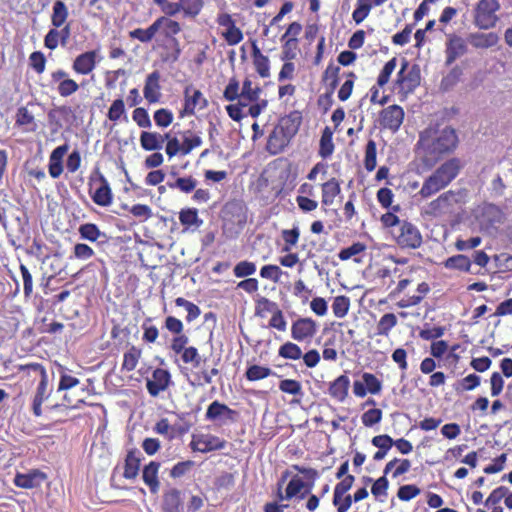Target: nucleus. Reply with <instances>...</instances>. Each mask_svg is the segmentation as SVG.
Instances as JSON below:
<instances>
[{
  "instance_id": "nucleus-1",
  "label": "nucleus",
  "mask_w": 512,
  "mask_h": 512,
  "mask_svg": "<svg viewBox=\"0 0 512 512\" xmlns=\"http://www.w3.org/2000/svg\"><path fill=\"white\" fill-rule=\"evenodd\" d=\"M459 143L456 130L451 126L429 125L419 134L416 147L423 162L433 166L445 155L453 153Z\"/></svg>"
},
{
  "instance_id": "nucleus-2",
  "label": "nucleus",
  "mask_w": 512,
  "mask_h": 512,
  "mask_svg": "<svg viewBox=\"0 0 512 512\" xmlns=\"http://www.w3.org/2000/svg\"><path fill=\"white\" fill-rule=\"evenodd\" d=\"M461 161L451 158L442 163L423 183L419 194L428 198L448 186L459 174Z\"/></svg>"
},
{
  "instance_id": "nucleus-3",
  "label": "nucleus",
  "mask_w": 512,
  "mask_h": 512,
  "mask_svg": "<svg viewBox=\"0 0 512 512\" xmlns=\"http://www.w3.org/2000/svg\"><path fill=\"white\" fill-rule=\"evenodd\" d=\"M376 275L381 286L389 290L388 297L390 299L398 298L413 282L411 270L404 271L396 266L393 268L382 267L378 269Z\"/></svg>"
},
{
  "instance_id": "nucleus-4",
  "label": "nucleus",
  "mask_w": 512,
  "mask_h": 512,
  "mask_svg": "<svg viewBox=\"0 0 512 512\" xmlns=\"http://www.w3.org/2000/svg\"><path fill=\"white\" fill-rule=\"evenodd\" d=\"M420 83L421 70L419 65L411 64L408 60L403 59L395 80V87L398 89V94L407 97L420 86Z\"/></svg>"
},
{
  "instance_id": "nucleus-5",
  "label": "nucleus",
  "mask_w": 512,
  "mask_h": 512,
  "mask_svg": "<svg viewBox=\"0 0 512 512\" xmlns=\"http://www.w3.org/2000/svg\"><path fill=\"white\" fill-rule=\"evenodd\" d=\"M392 239L403 250H415L421 247L423 237L419 228L408 220H402L399 228L390 231Z\"/></svg>"
},
{
  "instance_id": "nucleus-6",
  "label": "nucleus",
  "mask_w": 512,
  "mask_h": 512,
  "mask_svg": "<svg viewBox=\"0 0 512 512\" xmlns=\"http://www.w3.org/2000/svg\"><path fill=\"white\" fill-rule=\"evenodd\" d=\"M89 195L93 202L101 207H108L113 202L111 186L99 169L89 177Z\"/></svg>"
},
{
  "instance_id": "nucleus-7",
  "label": "nucleus",
  "mask_w": 512,
  "mask_h": 512,
  "mask_svg": "<svg viewBox=\"0 0 512 512\" xmlns=\"http://www.w3.org/2000/svg\"><path fill=\"white\" fill-rule=\"evenodd\" d=\"M189 338L184 331L181 334L173 336L170 342L171 351L181 356V360L184 364H191L194 368H198L201 362V356L199 351L194 346H187Z\"/></svg>"
},
{
  "instance_id": "nucleus-8",
  "label": "nucleus",
  "mask_w": 512,
  "mask_h": 512,
  "mask_svg": "<svg viewBox=\"0 0 512 512\" xmlns=\"http://www.w3.org/2000/svg\"><path fill=\"white\" fill-rule=\"evenodd\" d=\"M317 332L318 324L310 317H299L291 324V338L298 343H310Z\"/></svg>"
},
{
  "instance_id": "nucleus-9",
  "label": "nucleus",
  "mask_w": 512,
  "mask_h": 512,
  "mask_svg": "<svg viewBox=\"0 0 512 512\" xmlns=\"http://www.w3.org/2000/svg\"><path fill=\"white\" fill-rule=\"evenodd\" d=\"M227 446V441L212 434H193L190 448L193 452L208 453L222 450Z\"/></svg>"
},
{
  "instance_id": "nucleus-10",
  "label": "nucleus",
  "mask_w": 512,
  "mask_h": 512,
  "mask_svg": "<svg viewBox=\"0 0 512 512\" xmlns=\"http://www.w3.org/2000/svg\"><path fill=\"white\" fill-rule=\"evenodd\" d=\"M476 219L482 229L490 230L503 223L505 215L495 204L485 203L479 207Z\"/></svg>"
},
{
  "instance_id": "nucleus-11",
  "label": "nucleus",
  "mask_w": 512,
  "mask_h": 512,
  "mask_svg": "<svg viewBox=\"0 0 512 512\" xmlns=\"http://www.w3.org/2000/svg\"><path fill=\"white\" fill-rule=\"evenodd\" d=\"M208 106L207 99L203 96L202 92L192 85H189L184 90V106L180 110V116L194 115L195 110H202Z\"/></svg>"
},
{
  "instance_id": "nucleus-12",
  "label": "nucleus",
  "mask_w": 512,
  "mask_h": 512,
  "mask_svg": "<svg viewBox=\"0 0 512 512\" xmlns=\"http://www.w3.org/2000/svg\"><path fill=\"white\" fill-rule=\"evenodd\" d=\"M404 110L399 105H390L379 113V123L383 129H388L393 133L397 132L404 120Z\"/></svg>"
},
{
  "instance_id": "nucleus-13",
  "label": "nucleus",
  "mask_w": 512,
  "mask_h": 512,
  "mask_svg": "<svg viewBox=\"0 0 512 512\" xmlns=\"http://www.w3.org/2000/svg\"><path fill=\"white\" fill-rule=\"evenodd\" d=\"M154 49L164 62H174L180 55L179 43L172 34H160Z\"/></svg>"
},
{
  "instance_id": "nucleus-14",
  "label": "nucleus",
  "mask_w": 512,
  "mask_h": 512,
  "mask_svg": "<svg viewBox=\"0 0 512 512\" xmlns=\"http://www.w3.org/2000/svg\"><path fill=\"white\" fill-rule=\"evenodd\" d=\"M363 381H354L353 393L356 397L363 398L368 393L378 395L382 390V382L374 374L364 372L362 374Z\"/></svg>"
},
{
  "instance_id": "nucleus-15",
  "label": "nucleus",
  "mask_w": 512,
  "mask_h": 512,
  "mask_svg": "<svg viewBox=\"0 0 512 512\" xmlns=\"http://www.w3.org/2000/svg\"><path fill=\"white\" fill-rule=\"evenodd\" d=\"M171 384V374L163 368L153 370L151 378L147 379L146 388L150 396L157 397L161 392L168 389Z\"/></svg>"
},
{
  "instance_id": "nucleus-16",
  "label": "nucleus",
  "mask_w": 512,
  "mask_h": 512,
  "mask_svg": "<svg viewBox=\"0 0 512 512\" xmlns=\"http://www.w3.org/2000/svg\"><path fill=\"white\" fill-rule=\"evenodd\" d=\"M38 372H41V380L39 381L33 400H32V411L36 417H40L42 415V404L45 400H47L51 393L52 388L48 385V374L44 372L42 369L36 367Z\"/></svg>"
},
{
  "instance_id": "nucleus-17",
  "label": "nucleus",
  "mask_w": 512,
  "mask_h": 512,
  "mask_svg": "<svg viewBox=\"0 0 512 512\" xmlns=\"http://www.w3.org/2000/svg\"><path fill=\"white\" fill-rule=\"evenodd\" d=\"M238 417V412L236 410L231 409L224 403L219 402L218 400L213 401L207 408L205 418L209 421H229L235 422Z\"/></svg>"
},
{
  "instance_id": "nucleus-18",
  "label": "nucleus",
  "mask_w": 512,
  "mask_h": 512,
  "mask_svg": "<svg viewBox=\"0 0 512 512\" xmlns=\"http://www.w3.org/2000/svg\"><path fill=\"white\" fill-rule=\"evenodd\" d=\"M154 35L155 34H128L126 37H123V39L114 36L110 44L109 57L111 59H117L124 55L125 50L129 48L128 44L125 42L126 39L132 40L136 38L145 43L151 41Z\"/></svg>"
},
{
  "instance_id": "nucleus-19",
  "label": "nucleus",
  "mask_w": 512,
  "mask_h": 512,
  "mask_svg": "<svg viewBox=\"0 0 512 512\" xmlns=\"http://www.w3.org/2000/svg\"><path fill=\"white\" fill-rule=\"evenodd\" d=\"M312 486L313 483L307 485L301 478L294 476L287 484L285 495L282 494L281 487L279 486L277 496L279 500H290L298 495L300 499H303L310 492Z\"/></svg>"
},
{
  "instance_id": "nucleus-20",
  "label": "nucleus",
  "mask_w": 512,
  "mask_h": 512,
  "mask_svg": "<svg viewBox=\"0 0 512 512\" xmlns=\"http://www.w3.org/2000/svg\"><path fill=\"white\" fill-rule=\"evenodd\" d=\"M160 72L155 70L150 73L146 79L143 89L144 98L148 103L153 104L160 101L161 98V85H160Z\"/></svg>"
},
{
  "instance_id": "nucleus-21",
  "label": "nucleus",
  "mask_w": 512,
  "mask_h": 512,
  "mask_svg": "<svg viewBox=\"0 0 512 512\" xmlns=\"http://www.w3.org/2000/svg\"><path fill=\"white\" fill-rule=\"evenodd\" d=\"M51 80L58 82L57 91L62 97H69L79 89L77 82L68 78V74L62 69L52 72Z\"/></svg>"
},
{
  "instance_id": "nucleus-22",
  "label": "nucleus",
  "mask_w": 512,
  "mask_h": 512,
  "mask_svg": "<svg viewBox=\"0 0 512 512\" xmlns=\"http://www.w3.org/2000/svg\"><path fill=\"white\" fill-rule=\"evenodd\" d=\"M301 123L302 115L295 110L281 117L276 126L292 139L298 133Z\"/></svg>"
},
{
  "instance_id": "nucleus-23",
  "label": "nucleus",
  "mask_w": 512,
  "mask_h": 512,
  "mask_svg": "<svg viewBox=\"0 0 512 512\" xmlns=\"http://www.w3.org/2000/svg\"><path fill=\"white\" fill-rule=\"evenodd\" d=\"M291 140L278 126H275L268 137L266 149L272 155L279 154L288 146Z\"/></svg>"
},
{
  "instance_id": "nucleus-24",
  "label": "nucleus",
  "mask_w": 512,
  "mask_h": 512,
  "mask_svg": "<svg viewBox=\"0 0 512 512\" xmlns=\"http://www.w3.org/2000/svg\"><path fill=\"white\" fill-rule=\"evenodd\" d=\"M349 388L350 379L347 375L342 374L330 383L328 387V394L334 400L344 402L348 396Z\"/></svg>"
},
{
  "instance_id": "nucleus-25",
  "label": "nucleus",
  "mask_w": 512,
  "mask_h": 512,
  "mask_svg": "<svg viewBox=\"0 0 512 512\" xmlns=\"http://www.w3.org/2000/svg\"><path fill=\"white\" fill-rule=\"evenodd\" d=\"M141 460V452L138 449L133 448L127 452L123 471V477L125 479L132 480L138 476Z\"/></svg>"
},
{
  "instance_id": "nucleus-26",
  "label": "nucleus",
  "mask_w": 512,
  "mask_h": 512,
  "mask_svg": "<svg viewBox=\"0 0 512 512\" xmlns=\"http://www.w3.org/2000/svg\"><path fill=\"white\" fill-rule=\"evenodd\" d=\"M68 151V145L56 147L49 156L48 171L52 178H59L63 172V157Z\"/></svg>"
},
{
  "instance_id": "nucleus-27",
  "label": "nucleus",
  "mask_w": 512,
  "mask_h": 512,
  "mask_svg": "<svg viewBox=\"0 0 512 512\" xmlns=\"http://www.w3.org/2000/svg\"><path fill=\"white\" fill-rule=\"evenodd\" d=\"M15 126L21 128L26 133L35 132L38 128L34 114L26 106H21L17 109Z\"/></svg>"
},
{
  "instance_id": "nucleus-28",
  "label": "nucleus",
  "mask_w": 512,
  "mask_h": 512,
  "mask_svg": "<svg viewBox=\"0 0 512 512\" xmlns=\"http://www.w3.org/2000/svg\"><path fill=\"white\" fill-rule=\"evenodd\" d=\"M160 463L151 461L144 466L142 471V479L144 483L149 487L152 494H156L160 488V481L158 477Z\"/></svg>"
},
{
  "instance_id": "nucleus-29",
  "label": "nucleus",
  "mask_w": 512,
  "mask_h": 512,
  "mask_svg": "<svg viewBox=\"0 0 512 512\" xmlns=\"http://www.w3.org/2000/svg\"><path fill=\"white\" fill-rule=\"evenodd\" d=\"M251 46H252L253 64H254L256 72L262 78L269 77L270 76L269 59H268V57L264 56L261 53V49L258 46V40L257 39L251 40Z\"/></svg>"
},
{
  "instance_id": "nucleus-30",
  "label": "nucleus",
  "mask_w": 512,
  "mask_h": 512,
  "mask_svg": "<svg viewBox=\"0 0 512 512\" xmlns=\"http://www.w3.org/2000/svg\"><path fill=\"white\" fill-rule=\"evenodd\" d=\"M96 65V51H88L78 55L72 65L73 70L81 75L92 72Z\"/></svg>"
},
{
  "instance_id": "nucleus-31",
  "label": "nucleus",
  "mask_w": 512,
  "mask_h": 512,
  "mask_svg": "<svg viewBox=\"0 0 512 512\" xmlns=\"http://www.w3.org/2000/svg\"><path fill=\"white\" fill-rule=\"evenodd\" d=\"M46 475L39 471L33 470L29 473H17L14 478V484L19 488L32 489L40 485Z\"/></svg>"
},
{
  "instance_id": "nucleus-32",
  "label": "nucleus",
  "mask_w": 512,
  "mask_h": 512,
  "mask_svg": "<svg viewBox=\"0 0 512 512\" xmlns=\"http://www.w3.org/2000/svg\"><path fill=\"white\" fill-rule=\"evenodd\" d=\"M183 507L181 491L177 488H171L164 492L162 496L163 512H181Z\"/></svg>"
},
{
  "instance_id": "nucleus-33",
  "label": "nucleus",
  "mask_w": 512,
  "mask_h": 512,
  "mask_svg": "<svg viewBox=\"0 0 512 512\" xmlns=\"http://www.w3.org/2000/svg\"><path fill=\"white\" fill-rule=\"evenodd\" d=\"M341 193L340 181L335 177L321 184V203L323 206H331L335 198Z\"/></svg>"
},
{
  "instance_id": "nucleus-34",
  "label": "nucleus",
  "mask_w": 512,
  "mask_h": 512,
  "mask_svg": "<svg viewBox=\"0 0 512 512\" xmlns=\"http://www.w3.org/2000/svg\"><path fill=\"white\" fill-rule=\"evenodd\" d=\"M165 138H168L165 134L142 131L140 134V145L145 151H157L163 147Z\"/></svg>"
},
{
  "instance_id": "nucleus-35",
  "label": "nucleus",
  "mask_w": 512,
  "mask_h": 512,
  "mask_svg": "<svg viewBox=\"0 0 512 512\" xmlns=\"http://www.w3.org/2000/svg\"><path fill=\"white\" fill-rule=\"evenodd\" d=\"M430 292V286L427 282H421L417 285L416 293L413 295H406L398 301L399 308H409L419 305L422 300Z\"/></svg>"
},
{
  "instance_id": "nucleus-36",
  "label": "nucleus",
  "mask_w": 512,
  "mask_h": 512,
  "mask_svg": "<svg viewBox=\"0 0 512 512\" xmlns=\"http://www.w3.org/2000/svg\"><path fill=\"white\" fill-rule=\"evenodd\" d=\"M465 51H466V45L464 43V40L461 37H459L456 34H454L449 39V42L447 44L446 64L447 65L452 64L458 57L463 55L465 53Z\"/></svg>"
},
{
  "instance_id": "nucleus-37",
  "label": "nucleus",
  "mask_w": 512,
  "mask_h": 512,
  "mask_svg": "<svg viewBox=\"0 0 512 512\" xmlns=\"http://www.w3.org/2000/svg\"><path fill=\"white\" fill-rule=\"evenodd\" d=\"M236 100H237V103L229 104L226 106V112L232 120L239 122L245 117V114L243 113V109L246 107L249 108L251 103L256 102V101L253 99H250V98L244 99V95L241 93Z\"/></svg>"
},
{
  "instance_id": "nucleus-38",
  "label": "nucleus",
  "mask_w": 512,
  "mask_h": 512,
  "mask_svg": "<svg viewBox=\"0 0 512 512\" xmlns=\"http://www.w3.org/2000/svg\"><path fill=\"white\" fill-rule=\"evenodd\" d=\"M373 446L378 448V451L375 452L373 459L375 461H380L385 458L388 451L394 444V440L387 434L374 436L371 440Z\"/></svg>"
},
{
  "instance_id": "nucleus-39",
  "label": "nucleus",
  "mask_w": 512,
  "mask_h": 512,
  "mask_svg": "<svg viewBox=\"0 0 512 512\" xmlns=\"http://www.w3.org/2000/svg\"><path fill=\"white\" fill-rule=\"evenodd\" d=\"M340 67L334 63H329L323 75L322 82L325 84L329 94H333L338 86Z\"/></svg>"
},
{
  "instance_id": "nucleus-40",
  "label": "nucleus",
  "mask_w": 512,
  "mask_h": 512,
  "mask_svg": "<svg viewBox=\"0 0 512 512\" xmlns=\"http://www.w3.org/2000/svg\"><path fill=\"white\" fill-rule=\"evenodd\" d=\"M141 356L142 350L139 347L132 345L123 355L121 370L125 372L133 371L137 367Z\"/></svg>"
},
{
  "instance_id": "nucleus-41",
  "label": "nucleus",
  "mask_w": 512,
  "mask_h": 512,
  "mask_svg": "<svg viewBox=\"0 0 512 512\" xmlns=\"http://www.w3.org/2000/svg\"><path fill=\"white\" fill-rule=\"evenodd\" d=\"M443 265L446 269L458 270L461 272H470L472 263L468 256L463 254H457L448 257L443 262Z\"/></svg>"
},
{
  "instance_id": "nucleus-42",
  "label": "nucleus",
  "mask_w": 512,
  "mask_h": 512,
  "mask_svg": "<svg viewBox=\"0 0 512 512\" xmlns=\"http://www.w3.org/2000/svg\"><path fill=\"white\" fill-rule=\"evenodd\" d=\"M333 131L325 127L322 131L318 154L323 159L330 157L334 152Z\"/></svg>"
},
{
  "instance_id": "nucleus-43",
  "label": "nucleus",
  "mask_w": 512,
  "mask_h": 512,
  "mask_svg": "<svg viewBox=\"0 0 512 512\" xmlns=\"http://www.w3.org/2000/svg\"><path fill=\"white\" fill-rule=\"evenodd\" d=\"M107 118L114 124H117L121 120H128L125 103L122 98H117L112 102L107 112Z\"/></svg>"
},
{
  "instance_id": "nucleus-44",
  "label": "nucleus",
  "mask_w": 512,
  "mask_h": 512,
  "mask_svg": "<svg viewBox=\"0 0 512 512\" xmlns=\"http://www.w3.org/2000/svg\"><path fill=\"white\" fill-rule=\"evenodd\" d=\"M78 232L81 239L88 240L90 242H96L100 238H106V234L94 223L81 224Z\"/></svg>"
},
{
  "instance_id": "nucleus-45",
  "label": "nucleus",
  "mask_w": 512,
  "mask_h": 512,
  "mask_svg": "<svg viewBox=\"0 0 512 512\" xmlns=\"http://www.w3.org/2000/svg\"><path fill=\"white\" fill-rule=\"evenodd\" d=\"M279 357L286 360H299L302 357L301 347L292 341H286L278 349Z\"/></svg>"
},
{
  "instance_id": "nucleus-46",
  "label": "nucleus",
  "mask_w": 512,
  "mask_h": 512,
  "mask_svg": "<svg viewBox=\"0 0 512 512\" xmlns=\"http://www.w3.org/2000/svg\"><path fill=\"white\" fill-rule=\"evenodd\" d=\"M121 208L132 214L139 222H145L153 216L152 209L147 204H135L133 206L122 204Z\"/></svg>"
},
{
  "instance_id": "nucleus-47",
  "label": "nucleus",
  "mask_w": 512,
  "mask_h": 512,
  "mask_svg": "<svg viewBox=\"0 0 512 512\" xmlns=\"http://www.w3.org/2000/svg\"><path fill=\"white\" fill-rule=\"evenodd\" d=\"M179 221L186 228L199 227L203 221L198 216L196 208H185L179 212Z\"/></svg>"
},
{
  "instance_id": "nucleus-48",
  "label": "nucleus",
  "mask_w": 512,
  "mask_h": 512,
  "mask_svg": "<svg viewBox=\"0 0 512 512\" xmlns=\"http://www.w3.org/2000/svg\"><path fill=\"white\" fill-rule=\"evenodd\" d=\"M462 69L458 66L452 68L449 73L443 76L440 82V90L442 92H447L453 89L460 81L462 77Z\"/></svg>"
},
{
  "instance_id": "nucleus-49",
  "label": "nucleus",
  "mask_w": 512,
  "mask_h": 512,
  "mask_svg": "<svg viewBox=\"0 0 512 512\" xmlns=\"http://www.w3.org/2000/svg\"><path fill=\"white\" fill-rule=\"evenodd\" d=\"M171 189H178L182 193L189 194L195 190L197 186V180L189 175L185 177H178L174 182L167 184Z\"/></svg>"
},
{
  "instance_id": "nucleus-50",
  "label": "nucleus",
  "mask_w": 512,
  "mask_h": 512,
  "mask_svg": "<svg viewBox=\"0 0 512 512\" xmlns=\"http://www.w3.org/2000/svg\"><path fill=\"white\" fill-rule=\"evenodd\" d=\"M377 145L373 139L368 140L365 147L364 167L372 172L377 166Z\"/></svg>"
},
{
  "instance_id": "nucleus-51",
  "label": "nucleus",
  "mask_w": 512,
  "mask_h": 512,
  "mask_svg": "<svg viewBox=\"0 0 512 512\" xmlns=\"http://www.w3.org/2000/svg\"><path fill=\"white\" fill-rule=\"evenodd\" d=\"M397 325V317L394 313L384 314L377 323V335L388 336L390 331Z\"/></svg>"
},
{
  "instance_id": "nucleus-52",
  "label": "nucleus",
  "mask_w": 512,
  "mask_h": 512,
  "mask_svg": "<svg viewBox=\"0 0 512 512\" xmlns=\"http://www.w3.org/2000/svg\"><path fill=\"white\" fill-rule=\"evenodd\" d=\"M273 374L271 368L267 366L251 365L245 372V377L248 381L254 382L265 379Z\"/></svg>"
},
{
  "instance_id": "nucleus-53",
  "label": "nucleus",
  "mask_w": 512,
  "mask_h": 512,
  "mask_svg": "<svg viewBox=\"0 0 512 512\" xmlns=\"http://www.w3.org/2000/svg\"><path fill=\"white\" fill-rule=\"evenodd\" d=\"M342 76L345 77V81L338 91V98L340 101H346L352 94L357 76L354 72H345Z\"/></svg>"
},
{
  "instance_id": "nucleus-54",
  "label": "nucleus",
  "mask_w": 512,
  "mask_h": 512,
  "mask_svg": "<svg viewBox=\"0 0 512 512\" xmlns=\"http://www.w3.org/2000/svg\"><path fill=\"white\" fill-rule=\"evenodd\" d=\"M281 236L284 241L282 251L289 252L299 241L300 229L298 226H294L292 229H284Z\"/></svg>"
},
{
  "instance_id": "nucleus-55",
  "label": "nucleus",
  "mask_w": 512,
  "mask_h": 512,
  "mask_svg": "<svg viewBox=\"0 0 512 512\" xmlns=\"http://www.w3.org/2000/svg\"><path fill=\"white\" fill-rule=\"evenodd\" d=\"M71 108L67 106H60L54 109H51L48 112V122L51 126H55L56 128L62 127L61 119L67 118L71 114Z\"/></svg>"
},
{
  "instance_id": "nucleus-56",
  "label": "nucleus",
  "mask_w": 512,
  "mask_h": 512,
  "mask_svg": "<svg viewBox=\"0 0 512 512\" xmlns=\"http://www.w3.org/2000/svg\"><path fill=\"white\" fill-rule=\"evenodd\" d=\"M175 304L178 307H183L187 311L186 321L188 323H191L194 320H196L201 314V310L196 304L186 300L183 297L176 298Z\"/></svg>"
},
{
  "instance_id": "nucleus-57",
  "label": "nucleus",
  "mask_w": 512,
  "mask_h": 512,
  "mask_svg": "<svg viewBox=\"0 0 512 512\" xmlns=\"http://www.w3.org/2000/svg\"><path fill=\"white\" fill-rule=\"evenodd\" d=\"M68 16V10L65 3L61 0H57L53 4V13H52V24L55 27L62 26Z\"/></svg>"
},
{
  "instance_id": "nucleus-58",
  "label": "nucleus",
  "mask_w": 512,
  "mask_h": 512,
  "mask_svg": "<svg viewBox=\"0 0 512 512\" xmlns=\"http://www.w3.org/2000/svg\"><path fill=\"white\" fill-rule=\"evenodd\" d=\"M202 145V139L199 135L187 130L183 133V156L188 155L193 149Z\"/></svg>"
},
{
  "instance_id": "nucleus-59",
  "label": "nucleus",
  "mask_w": 512,
  "mask_h": 512,
  "mask_svg": "<svg viewBox=\"0 0 512 512\" xmlns=\"http://www.w3.org/2000/svg\"><path fill=\"white\" fill-rule=\"evenodd\" d=\"M219 374V369L213 367L212 369H202L193 373L194 383L198 386H205L212 383V378Z\"/></svg>"
},
{
  "instance_id": "nucleus-60",
  "label": "nucleus",
  "mask_w": 512,
  "mask_h": 512,
  "mask_svg": "<svg viewBox=\"0 0 512 512\" xmlns=\"http://www.w3.org/2000/svg\"><path fill=\"white\" fill-rule=\"evenodd\" d=\"M350 307V300L346 296H337L332 303V310L337 318H343L347 315Z\"/></svg>"
},
{
  "instance_id": "nucleus-61",
  "label": "nucleus",
  "mask_w": 512,
  "mask_h": 512,
  "mask_svg": "<svg viewBox=\"0 0 512 512\" xmlns=\"http://www.w3.org/2000/svg\"><path fill=\"white\" fill-rule=\"evenodd\" d=\"M469 42L476 47H489L497 42V34H470Z\"/></svg>"
},
{
  "instance_id": "nucleus-62",
  "label": "nucleus",
  "mask_w": 512,
  "mask_h": 512,
  "mask_svg": "<svg viewBox=\"0 0 512 512\" xmlns=\"http://www.w3.org/2000/svg\"><path fill=\"white\" fill-rule=\"evenodd\" d=\"M373 6L371 0H357L356 8L352 15L355 22H362L368 16Z\"/></svg>"
},
{
  "instance_id": "nucleus-63",
  "label": "nucleus",
  "mask_w": 512,
  "mask_h": 512,
  "mask_svg": "<svg viewBox=\"0 0 512 512\" xmlns=\"http://www.w3.org/2000/svg\"><path fill=\"white\" fill-rule=\"evenodd\" d=\"M256 272V264L251 261L243 260L238 262L233 273L237 278H245L253 275Z\"/></svg>"
},
{
  "instance_id": "nucleus-64",
  "label": "nucleus",
  "mask_w": 512,
  "mask_h": 512,
  "mask_svg": "<svg viewBox=\"0 0 512 512\" xmlns=\"http://www.w3.org/2000/svg\"><path fill=\"white\" fill-rule=\"evenodd\" d=\"M366 250V245L362 242H355L351 246L343 248L338 253V258L341 261H347L352 257L363 253Z\"/></svg>"
}]
</instances>
